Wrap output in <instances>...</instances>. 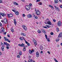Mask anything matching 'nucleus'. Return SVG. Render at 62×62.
Wrapping results in <instances>:
<instances>
[{
  "instance_id": "nucleus-1",
  "label": "nucleus",
  "mask_w": 62,
  "mask_h": 62,
  "mask_svg": "<svg viewBox=\"0 0 62 62\" xmlns=\"http://www.w3.org/2000/svg\"><path fill=\"white\" fill-rule=\"evenodd\" d=\"M18 46H20V47H23V51H24V52L26 50V48H25V47H24V44L23 43L22 44H19Z\"/></svg>"
},
{
  "instance_id": "nucleus-2",
  "label": "nucleus",
  "mask_w": 62,
  "mask_h": 62,
  "mask_svg": "<svg viewBox=\"0 0 62 62\" xmlns=\"http://www.w3.org/2000/svg\"><path fill=\"white\" fill-rule=\"evenodd\" d=\"M4 45H6V49L8 50L9 49V46H10V45L9 44L6 42H4Z\"/></svg>"
},
{
  "instance_id": "nucleus-3",
  "label": "nucleus",
  "mask_w": 62,
  "mask_h": 62,
  "mask_svg": "<svg viewBox=\"0 0 62 62\" xmlns=\"http://www.w3.org/2000/svg\"><path fill=\"white\" fill-rule=\"evenodd\" d=\"M46 21L47 22V23H46V24H49V25H51V24H52L51 22H50V20H49L48 18H47L46 20Z\"/></svg>"
},
{
  "instance_id": "nucleus-4",
  "label": "nucleus",
  "mask_w": 62,
  "mask_h": 62,
  "mask_svg": "<svg viewBox=\"0 0 62 62\" xmlns=\"http://www.w3.org/2000/svg\"><path fill=\"white\" fill-rule=\"evenodd\" d=\"M0 15H1V16H6V14L4 13H0V19H1L2 17Z\"/></svg>"
},
{
  "instance_id": "nucleus-5",
  "label": "nucleus",
  "mask_w": 62,
  "mask_h": 62,
  "mask_svg": "<svg viewBox=\"0 0 62 62\" xmlns=\"http://www.w3.org/2000/svg\"><path fill=\"white\" fill-rule=\"evenodd\" d=\"M26 9L28 10H29L30 9V7L29 5H26Z\"/></svg>"
},
{
  "instance_id": "nucleus-6",
  "label": "nucleus",
  "mask_w": 62,
  "mask_h": 62,
  "mask_svg": "<svg viewBox=\"0 0 62 62\" xmlns=\"http://www.w3.org/2000/svg\"><path fill=\"white\" fill-rule=\"evenodd\" d=\"M22 27L25 31L27 30V27L24 25H23L22 26Z\"/></svg>"
},
{
  "instance_id": "nucleus-7",
  "label": "nucleus",
  "mask_w": 62,
  "mask_h": 62,
  "mask_svg": "<svg viewBox=\"0 0 62 62\" xmlns=\"http://www.w3.org/2000/svg\"><path fill=\"white\" fill-rule=\"evenodd\" d=\"M3 22L5 23H6V24L8 23V20L6 18H5L3 20Z\"/></svg>"
},
{
  "instance_id": "nucleus-8",
  "label": "nucleus",
  "mask_w": 62,
  "mask_h": 62,
  "mask_svg": "<svg viewBox=\"0 0 62 62\" xmlns=\"http://www.w3.org/2000/svg\"><path fill=\"white\" fill-rule=\"evenodd\" d=\"M62 24V22H61V21H59L57 23V25H58V26H61V25Z\"/></svg>"
},
{
  "instance_id": "nucleus-9",
  "label": "nucleus",
  "mask_w": 62,
  "mask_h": 62,
  "mask_svg": "<svg viewBox=\"0 0 62 62\" xmlns=\"http://www.w3.org/2000/svg\"><path fill=\"white\" fill-rule=\"evenodd\" d=\"M4 38L5 41H8V42L9 43H10V41L8 40V39L6 37H4Z\"/></svg>"
},
{
  "instance_id": "nucleus-10",
  "label": "nucleus",
  "mask_w": 62,
  "mask_h": 62,
  "mask_svg": "<svg viewBox=\"0 0 62 62\" xmlns=\"http://www.w3.org/2000/svg\"><path fill=\"white\" fill-rule=\"evenodd\" d=\"M36 14L37 15H39L40 14V11L37 10L36 12Z\"/></svg>"
},
{
  "instance_id": "nucleus-11",
  "label": "nucleus",
  "mask_w": 62,
  "mask_h": 62,
  "mask_svg": "<svg viewBox=\"0 0 62 62\" xmlns=\"http://www.w3.org/2000/svg\"><path fill=\"white\" fill-rule=\"evenodd\" d=\"M54 7L55 8V9H56L57 11H60V9L59 8L56 6H55Z\"/></svg>"
},
{
  "instance_id": "nucleus-12",
  "label": "nucleus",
  "mask_w": 62,
  "mask_h": 62,
  "mask_svg": "<svg viewBox=\"0 0 62 62\" xmlns=\"http://www.w3.org/2000/svg\"><path fill=\"white\" fill-rule=\"evenodd\" d=\"M29 52L30 54H32V53L34 52V50H31L30 49Z\"/></svg>"
},
{
  "instance_id": "nucleus-13",
  "label": "nucleus",
  "mask_w": 62,
  "mask_h": 62,
  "mask_svg": "<svg viewBox=\"0 0 62 62\" xmlns=\"http://www.w3.org/2000/svg\"><path fill=\"white\" fill-rule=\"evenodd\" d=\"M36 56L37 57H39V53L38 52H37L36 53Z\"/></svg>"
},
{
  "instance_id": "nucleus-14",
  "label": "nucleus",
  "mask_w": 62,
  "mask_h": 62,
  "mask_svg": "<svg viewBox=\"0 0 62 62\" xmlns=\"http://www.w3.org/2000/svg\"><path fill=\"white\" fill-rule=\"evenodd\" d=\"M8 17H9V18H10V17L13 16V15L12 14H8Z\"/></svg>"
},
{
  "instance_id": "nucleus-15",
  "label": "nucleus",
  "mask_w": 62,
  "mask_h": 62,
  "mask_svg": "<svg viewBox=\"0 0 62 62\" xmlns=\"http://www.w3.org/2000/svg\"><path fill=\"white\" fill-rule=\"evenodd\" d=\"M28 18H32V16L31 14H29L27 15V16Z\"/></svg>"
},
{
  "instance_id": "nucleus-16",
  "label": "nucleus",
  "mask_w": 62,
  "mask_h": 62,
  "mask_svg": "<svg viewBox=\"0 0 62 62\" xmlns=\"http://www.w3.org/2000/svg\"><path fill=\"white\" fill-rule=\"evenodd\" d=\"M28 62H35V61H34L33 60H32V59H30L28 61Z\"/></svg>"
},
{
  "instance_id": "nucleus-17",
  "label": "nucleus",
  "mask_w": 62,
  "mask_h": 62,
  "mask_svg": "<svg viewBox=\"0 0 62 62\" xmlns=\"http://www.w3.org/2000/svg\"><path fill=\"white\" fill-rule=\"evenodd\" d=\"M1 31L2 32H5V29L4 28H2L1 29Z\"/></svg>"
},
{
  "instance_id": "nucleus-18",
  "label": "nucleus",
  "mask_w": 62,
  "mask_h": 62,
  "mask_svg": "<svg viewBox=\"0 0 62 62\" xmlns=\"http://www.w3.org/2000/svg\"><path fill=\"white\" fill-rule=\"evenodd\" d=\"M49 7H50V8H51V9H52V10H53V9H54V7H53V6L51 5H50L49 6Z\"/></svg>"
},
{
  "instance_id": "nucleus-19",
  "label": "nucleus",
  "mask_w": 62,
  "mask_h": 62,
  "mask_svg": "<svg viewBox=\"0 0 62 62\" xmlns=\"http://www.w3.org/2000/svg\"><path fill=\"white\" fill-rule=\"evenodd\" d=\"M62 33L61 32V33H60V34L58 35V38L61 37H62Z\"/></svg>"
},
{
  "instance_id": "nucleus-20",
  "label": "nucleus",
  "mask_w": 62,
  "mask_h": 62,
  "mask_svg": "<svg viewBox=\"0 0 62 62\" xmlns=\"http://www.w3.org/2000/svg\"><path fill=\"white\" fill-rule=\"evenodd\" d=\"M41 30H42V31L44 33V34H46V31H45V30L44 29H41Z\"/></svg>"
},
{
  "instance_id": "nucleus-21",
  "label": "nucleus",
  "mask_w": 62,
  "mask_h": 62,
  "mask_svg": "<svg viewBox=\"0 0 62 62\" xmlns=\"http://www.w3.org/2000/svg\"><path fill=\"white\" fill-rule=\"evenodd\" d=\"M14 23L15 25H16V24H17V22H16V19H14Z\"/></svg>"
},
{
  "instance_id": "nucleus-22",
  "label": "nucleus",
  "mask_w": 62,
  "mask_h": 62,
  "mask_svg": "<svg viewBox=\"0 0 62 62\" xmlns=\"http://www.w3.org/2000/svg\"><path fill=\"white\" fill-rule=\"evenodd\" d=\"M1 49L2 50V51H4V47L3 46L1 47Z\"/></svg>"
},
{
  "instance_id": "nucleus-23",
  "label": "nucleus",
  "mask_w": 62,
  "mask_h": 62,
  "mask_svg": "<svg viewBox=\"0 0 62 62\" xmlns=\"http://www.w3.org/2000/svg\"><path fill=\"white\" fill-rule=\"evenodd\" d=\"M54 3L55 4H57L58 3V0H54Z\"/></svg>"
},
{
  "instance_id": "nucleus-24",
  "label": "nucleus",
  "mask_w": 62,
  "mask_h": 62,
  "mask_svg": "<svg viewBox=\"0 0 62 62\" xmlns=\"http://www.w3.org/2000/svg\"><path fill=\"white\" fill-rule=\"evenodd\" d=\"M21 35H23V36H26L25 34L23 33H21Z\"/></svg>"
},
{
  "instance_id": "nucleus-25",
  "label": "nucleus",
  "mask_w": 62,
  "mask_h": 62,
  "mask_svg": "<svg viewBox=\"0 0 62 62\" xmlns=\"http://www.w3.org/2000/svg\"><path fill=\"white\" fill-rule=\"evenodd\" d=\"M15 14L16 15H18L19 14V13L18 12H16L15 13Z\"/></svg>"
},
{
  "instance_id": "nucleus-26",
  "label": "nucleus",
  "mask_w": 62,
  "mask_h": 62,
  "mask_svg": "<svg viewBox=\"0 0 62 62\" xmlns=\"http://www.w3.org/2000/svg\"><path fill=\"white\" fill-rule=\"evenodd\" d=\"M11 30L12 32H14V30L13 29V28H11Z\"/></svg>"
},
{
  "instance_id": "nucleus-27",
  "label": "nucleus",
  "mask_w": 62,
  "mask_h": 62,
  "mask_svg": "<svg viewBox=\"0 0 62 62\" xmlns=\"http://www.w3.org/2000/svg\"><path fill=\"white\" fill-rule=\"evenodd\" d=\"M47 41H48L49 42H50V38H48L46 39Z\"/></svg>"
},
{
  "instance_id": "nucleus-28",
  "label": "nucleus",
  "mask_w": 62,
  "mask_h": 62,
  "mask_svg": "<svg viewBox=\"0 0 62 62\" xmlns=\"http://www.w3.org/2000/svg\"><path fill=\"white\" fill-rule=\"evenodd\" d=\"M56 30L57 32H58L59 31V29L58 28H57Z\"/></svg>"
},
{
  "instance_id": "nucleus-29",
  "label": "nucleus",
  "mask_w": 62,
  "mask_h": 62,
  "mask_svg": "<svg viewBox=\"0 0 62 62\" xmlns=\"http://www.w3.org/2000/svg\"><path fill=\"white\" fill-rule=\"evenodd\" d=\"M38 33H41V31H40V30H38L37 31Z\"/></svg>"
},
{
  "instance_id": "nucleus-30",
  "label": "nucleus",
  "mask_w": 62,
  "mask_h": 62,
  "mask_svg": "<svg viewBox=\"0 0 62 62\" xmlns=\"http://www.w3.org/2000/svg\"><path fill=\"white\" fill-rule=\"evenodd\" d=\"M46 26H47V27L48 28H50L51 27V26L49 25H46Z\"/></svg>"
},
{
  "instance_id": "nucleus-31",
  "label": "nucleus",
  "mask_w": 62,
  "mask_h": 62,
  "mask_svg": "<svg viewBox=\"0 0 62 62\" xmlns=\"http://www.w3.org/2000/svg\"><path fill=\"white\" fill-rule=\"evenodd\" d=\"M14 4L15 5H18V3H16V2H14Z\"/></svg>"
},
{
  "instance_id": "nucleus-32",
  "label": "nucleus",
  "mask_w": 62,
  "mask_h": 62,
  "mask_svg": "<svg viewBox=\"0 0 62 62\" xmlns=\"http://www.w3.org/2000/svg\"><path fill=\"white\" fill-rule=\"evenodd\" d=\"M33 41L34 43L37 42V41L36 40L34 39H33Z\"/></svg>"
},
{
  "instance_id": "nucleus-33",
  "label": "nucleus",
  "mask_w": 62,
  "mask_h": 62,
  "mask_svg": "<svg viewBox=\"0 0 62 62\" xmlns=\"http://www.w3.org/2000/svg\"><path fill=\"white\" fill-rule=\"evenodd\" d=\"M34 44L35 46H36V45H37V42H35L34 43Z\"/></svg>"
},
{
  "instance_id": "nucleus-34",
  "label": "nucleus",
  "mask_w": 62,
  "mask_h": 62,
  "mask_svg": "<svg viewBox=\"0 0 62 62\" xmlns=\"http://www.w3.org/2000/svg\"><path fill=\"white\" fill-rule=\"evenodd\" d=\"M34 18H35V19H38V17L36 16H35V15L34 16Z\"/></svg>"
},
{
  "instance_id": "nucleus-35",
  "label": "nucleus",
  "mask_w": 62,
  "mask_h": 62,
  "mask_svg": "<svg viewBox=\"0 0 62 62\" xmlns=\"http://www.w3.org/2000/svg\"><path fill=\"white\" fill-rule=\"evenodd\" d=\"M22 54V52H19V54L20 55H21Z\"/></svg>"
},
{
  "instance_id": "nucleus-36",
  "label": "nucleus",
  "mask_w": 62,
  "mask_h": 62,
  "mask_svg": "<svg viewBox=\"0 0 62 62\" xmlns=\"http://www.w3.org/2000/svg\"><path fill=\"white\" fill-rule=\"evenodd\" d=\"M21 40H23V37H20L19 38Z\"/></svg>"
},
{
  "instance_id": "nucleus-37",
  "label": "nucleus",
  "mask_w": 62,
  "mask_h": 62,
  "mask_svg": "<svg viewBox=\"0 0 62 62\" xmlns=\"http://www.w3.org/2000/svg\"><path fill=\"white\" fill-rule=\"evenodd\" d=\"M59 40V38H58V39H56V41L58 42Z\"/></svg>"
},
{
  "instance_id": "nucleus-38",
  "label": "nucleus",
  "mask_w": 62,
  "mask_h": 62,
  "mask_svg": "<svg viewBox=\"0 0 62 62\" xmlns=\"http://www.w3.org/2000/svg\"><path fill=\"white\" fill-rule=\"evenodd\" d=\"M25 16V14H23L22 15V16L23 17H24Z\"/></svg>"
},
{
  "instance_id": "nucleus-39",
  "label": "nucleus",
  "mask_w": 62,
  "mask_h": 62,
  "mask_svg": "<svg viewBox=\"0 0 62 62\" xmlns=\"http://www.w3.org/2000/svg\"><path fill=\"white\" fill-rule=\"evenodd\" d=\"M40 49L41 50H43V47L42 46H41L40 47Z\"/></svg>"
},
{
  "instance_id": "nucleus-40",
  "label": "nucleus",
  "mask_w": 62,
  "mask_h": 62,
  "mask_svg": "<svg viewBox=\"0 0 62 62\" xmlns=\"http://www.w3.org/2000/svg\"><path fill=\"white\" fill-rule=\"evenodd\" d=\"M45 37L46 39H47V38H47V35L45 34Z\"/></svg>"
},
{
  "instance_id": "nucleus-41",
  "label": "nucleus",
  "mask_w": 62,
  "mask_h": 62,
  "mask_svg": "<svg viewBox=\"0 0 62 62\" xmlns=\"http://www.w3.org/2000/svg\"><path fill=\"white\" fill-rule=\"evenodd\" d=\"M50 35H54V33L52 32H51L50 33Z\"/></svg>"
},
{
  "instance_id": "nucleus-42",
  "label": "nucleus",
  "mask_w": 62,
  "mask_h": 62,
  "mask_svg": "<svg viewBox=\"0 0 62 62\" xmlns=\"http://www.w3.org/2000/svg\"><path fill=\"white\" fill-rule=\"evenodd\" d=\"M29 5L30 6H31V7L32 6V4L31 3H30L29 4Z\"/></svg>"
},
{
  "instance_id": "nucleus-43",
  "label": "nucleus",
  "mask_w": 62,
  "mask_h": 62,
  "mask_svg": "<svg viewBox=\"0 0 62 62\" xmlns=\"http://www.w3.org/2000/svg\"><path fill=\"white\" fill-rule=\"evenodd\" d=\"M54 60L55 61V62H56V61H57V60L56 59H55V58H54Z\"/></svg>"
},
{
  "instance_id": "nucleus-44",
  "label": "nucleus",
  "mask_w": 62,
  "mask_h": 62,
  "mask_svg": "<svg viewBox=\"0 0 62 62\" xmlns=\"http://www.w3.org/2000/svg\"><path fill=\"white\" fill-rule=\"evenodd\" d=\"M17 57H18V58H20V57L19 55H17Z\"/></svg>"
},
{
  "instance_id": "nucleus-45",
  "label": "nucleus",
  "mask_w": 62,
  "mask_h": 62,
  "mask_svg": "<svg viewBox=\"0 0 62 62\" xmlns=\"http://www.w3.org/2000/svg\"><path fill=\"white\" fill-rule=\"evenodd\" d=\"M53 21L54 22H55V19H53Z\"/></svg>"
},
{
  "instance_id": "nucleus-46",
  "label": "nucleus",
  "mask_w": 62,
  "mask_h": 62,
  "mask_svg": "<svg viewBox=\"0 0 62 62\" xmlns=\"http://www.w3.org/2000/svg\"><path fill=\"white\" fill-rule=\"evenodd\" d=\"M47 52L49 54H50V52L49 51H47Z\"/></svg>"
},
{
  "instance_id": "nucleus-47",
  "label": "nucleus",
  "mask_w": 62,
  "mask_h": 62,
  "mask_svg": "<svg viewBox=\"0 0 62 62\" xmlns=\"http://www.w3.org/2000/svg\"><path fill=\"white\" fill-rule=\"evenodd\" d=\"M39 5H42V3L40 2V3H39Z\"/></svg>"
},
{
  "instance_id": "nucleus-48",
  "label": "nucleus",
  "mask_w": 62,
  "mask_h": 62,
  "mask_svg": "<svg viewBox=\"0 0 62 62\" xmlns=\"http://www.w3.org/2000/svg\"><path fill=\"white\" fill-rule=\"evenodd\" d=\"M27 45L28 46H30V44L28 43V44H27Z\"/></svg>"
},
{
  "instance_id": "nucleus-49",
  "label": "nucleus",
  "mask_w": 62,
  "mask_h": 62,
  "mask_svg": "<svg viewBox=\"0 0 62 62\" xmlns=\"http://www.w3.org/2000/svg\"><path fill=\"white\" fill-rule=\"evenodd\" d=\"M40 0H37L36 2H39V1H40Z\"/></svg>"
},
{
  "instance_id": "nucleus-50",
  "label": "nucleus",
  "mask_w": 62,
  "mask_h": 62,
  "mask_svg": "<svg viewBox=\"0 0 62 62\" xmlns=\"http://www.w3.org/2000/svg\"><path fill=\"white\" fill-rule=\"evenodd\" d=\"M25 43H26V44H28V43L26 41H25Z\"/></svg>"
},
{
  "instance_id": "nucleus-51",
  "label": "nucleus",
  "mask_w": 62,
  "mask_h": 62,
  "mask_svg": "<svg viewBox=\"0 0 62 62\" xmlns=\"http://www.w3.org/2000/svg\"><path fill=\"white\" fill-rule=\"evenodd\" d=\"M60 7L62 8V5L60 6Z\"/></svg>"
},
{
  "instance_id": "nucleus-52",
  "label": "nucleus",
  "mask_w": 62,
  "mask_h": 62,
  "mask_svg": "<svg viewBox=\"0 0 62 62\" xmlns=\"http://www.w3.org/2000/svg\"><path fill=\"white\" fill-rule=\"evenodd\" d=\"M1 45H4V44H3V43H2V42H1Z\"/></svg>"
},
{
  "instance_id": "nucleus-53",
  "label": "nucleus",
  "mask_w": 62,
  "mask_h": 62,
  "mask_svg": "<svg viewBox=\"0 0 62 62\" xmlns=\"http://www.w3.org/2000/svg\"><path fill=\"white\" fill-rule=\"evenodd\" d=\"M12 11H13V12H16V11L12 9Z\"/></svg>"
},
{
  "instance_id": "nucleus-54",
  "label": "nucleus",
  "mask_w": 62,
  "mask_h": 62,
  "mask_svg": "<svg viewBox=\"0 0 62 62\" xmlns=\"http://www.w3.org/2000/svg\"><path fill=\"white\" fill-rule=\"evenodd\" d=\"M2 1L0 0V3H2Z\"/></svg>"
},
{
  "instance_id": "nucleus-55",
  "label": "nucleus",
  "mask_w": 62,
  "mask_h": 62,
  "mask_svg": "<svg viewBox=\"0 0 62 62\" xmlns=\"http://www.w3.org/2000/svg\"><path fill=\"white\" fill-rule=\"evenodd\" d=\"M44 28H47L46 26H44Z\"/></svg>"
},
{
  "instance_id": "nucleus-56",
  "label": "nucleus",
  "mask_w": 62,
  "mask_h": 62,
  "mask_svg": "<svg viewBox=\"0 0 62 62\" xmlns=\"http://www.w3.org/2000/svg\"><path fill=\"white\" fill-rule=\"evenodd\" d=\"M7 33V32H4V35H6Z\"/></svg>"
},
{
  "instance_id": "nucleus-57",
  "label": "nucleus",
  "mask_w": 62,
  "mask_h": 62,
  "mask_svg": "<svg viewBox=\"0 0 62 62\" xmlns=\"http://www.w3.org/2000/svg\"><path fill=\"white\" fill-rule=\"evenodd\" d=\"M8 37H10V36H9V35H7Z\"/></svg>"
},
{
  "instance_id": "nucleus-58",
  "label": "nucleus",
  "mask_w": 62,
  "mask_h": 62,
  "mask_svg": "<svg viewBox=\"0 0 62 62\" xmlns=\"http://www.w3.org/2000/svg\"><path fill=\"white\" fill-rule=\"evenodd\" d=\"M0 26H1L2 25V23L0 22Z\"/></svg>"
},
{
  "instance_id": "nucleus-59",
  "label": "nucleus",
  "mask_w": 62,
  "mask_h": 62,
  "mask_svg": "<svg viewBox=\"0 0 62 62\" xmlns=\"http://www.w3.org/2000/svg\"><path fill=\"white\" fill-rule=\"evenodd\" d=\"M22 1H23V2H24L25 0H21Z\"/></svg>"
},
{
  "instance_id": "nucleus-60",
  "label": "nucleus",
  "mask_w": 62,
  "mask_h": 62,
  "mask_svg": "<svg viewBox=\"0 0 62 62\" xmlns=\"http://www.w3.org/2000/svg\"><path fill=\"white\" fill-rule=\"evenodd\" d=\"M23 39H24V40H25V41H26V40H25V39H24V37H23Z\"/></svg>"
},
{
  "instance_id": "nucleus-61",
  "label": "nucleus",
  "mask_w": 62,
  "mask_h": 62,
  "mask_svg": "<svg viewBox=\"0 0 62 62\" xmlns=\"http://www.w3.org/2000/svg\"><path fill=\"white\" fill-rule=\"evenodd\" d=\"M41 54H42V53H43V51H41Z\"/></svg>"
},
{
  "instance_id": "nucleus-62",
  "label": "nucleus",
  "mask_w": 62,
  "mask_h": 62,
  "mask_svg": "<svg viewBox=\"0 0 62 62\" xmlns=\"http://www.w3.org/2000/svg\"><path fill=\"white\" fill-rule=\"evenodd\" d=\"M59 1H60L61 2H62V0H59Z\"/></svg>"
},
{
  "instance_id": "nucleus-63",
  "label": "nucleus",
  "mask_w": 62,
  "mask_h": 62,
  "mask_svg": "<svg viewBox=\"0 0 62 62\" xmlns=\"http://www.w3.org/2000/svg\"><path fill=\"white\" fill-rule=\"evenodd\" d=\"M2 54V53L0 52V55H1Z\"/></svg>"
},
{
  "instance_id": "nucleus-64",
  "label": "nucleus",
  "mask_w": 62,
  "mask_h": 62,
  "mask_svg": "<svg viewBox=\"0 0 62 62\" xmlns=\"http://www.w3.org/2000/svg\"><path fill=\"white\" fill-rule=\"evenodd\" d=\"M61 46H62V43H61Z\"/></svg>"
}]
</instances>
